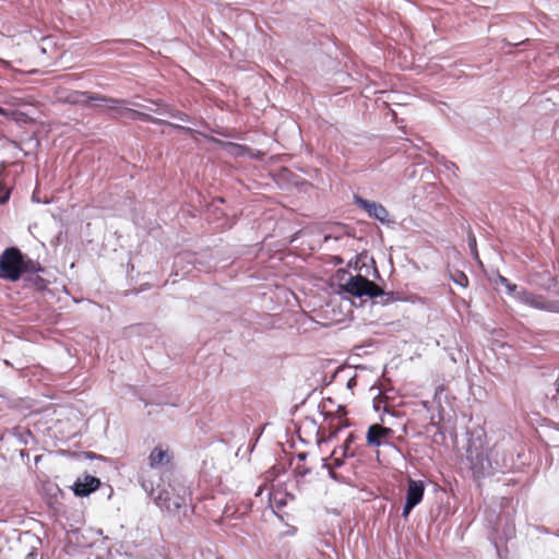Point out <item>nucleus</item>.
Listing matches in <instances>:
<instances>
[{"label": "nucleus", "mask_w": 559, "mask_h": 559, "mask_svg": "<svg viewBox=\"0 0 559 559\" xmlns=\"http://www.w3.org/2000/svg\"><path fill=\"white\" fill-rule=\"evenodd\" d=\"M468 246H469L471 250H472L475 254H477V251H476V238H475V236H474V235H471V236L468 237Z\"/></svg>", "instance_id": "c85d7f7f"}, {"label": "nucleus", "mask_w": 559, "mask_h": 559, "mask_svg": "<svg viewBox=\"0 0 559 559\" xmlns=\"http://www.w3.org/2000/svg\"><path fill=\"white\" fill-rule=\"evenodd\" d=\"M492 474L507 473L516 467L514 454L503 447L496 444L492 447Z\"/></svg>", "instance_id": "9d476101"}, {"label": "nucleus", "mask_w": 559, "mask_h": 559, "mask_svg": "<svg viewBox=\"0 0 559 559\" xmlns=\"http://www.w3.org/2000/svg\"><path fill=\"white\" fill-rule=\"evenodd\" d=\"M499 280H500V283L503 285H507L509 283V281L503 276H499Z\"/></svg>", "instance_id": "c9c22d12"}, {"label": "nucleus", "mask_w": 559, "mask_h": 559, "mask_svg": "<svg viewBox=\"0 0 559 559\" xmlns=\"http://www.w3.org/2000/svg\"><path fill=\"white\" fill-rule=\"evenodd\" d=\"M100 486L102 481L99 478L92 475H84L83 477L76 478L71 489L74 496L84 498L95 492Z\"/></svg>", "instance_id": "ddd939ff"}, {"label": "nucleus", "mask_w": 559, "mask_h": 559, "mask_svg": "<svg viewBox=\"0 0 559 559\" xmlns=\"http://www.w3.org/2000/svg\"><path fill=\"white\" fill-rule=\"evenodd\" d=\"M430 425L436 427V433L442 435L440 427L433 421V418L431 419Z\"/></svg>", "instance_id": "f704fd0d"}, {"label": "nucleus", "mask_w": 559, "mask_h": 559, "mask_svg": "<svg viewBox=\"0 0 559 559\" xmlns=\"http://www.w3.org/2000/svg\"><path fill=\"white\" fill-rule=\"evenodd\" d=\"M357 383L356 381V378L355 377H352L348 381H347V388L352 389L353 386H355Z\"/></svg>", "instance_id": "2f4dec72"}, {"label": "nucleus", "mask_w": 559, "mask_h": 559, "mask_svg": "<svg viewBox=\"0 0 559 559\" xmlns=\"http://www.w3.org/2000/svg\"><path fill=\"white\" fill-rule=\"evenodd\" d=\"M10 194L9 190L0 192V204H5L10 200Z\"/></svg>", "instance_id": "cd10ccee"}, {"label": "nucleus", "mask_w": 559, "mask_h": 559, "mask_svg": "<svg viewBox=\"0 0 559 559\" xmlns=\"http://www.w3.org/2000/svg\"><path fill=\"white\" fill-rule=\"evenodd\" d=\"M46 272L38 261L33 260V267H27L23 277L20 278L22 287L34 292L46 290L50 284V281L44 277Z\"/></svg>", "instance_id": "39448f33"}, {"label": "nucleus", "mask_w": 559, "mask_h": 559, "mask_svg": "<svg viewBox=\"0 0 559 559\" xmlns=\"http://www.w3.org/2000/svg\"><path fill=\"white\" fill-rule=\"evenodd\" d=\"M163 126H166V127H170V128H174L176 130H180L185 133H192L193 130L189 127H185V126H181V124H177V123H173V122H169L166 120V123H164Z\"/></svg>", "instance_id": "b1692460"}, {"label": "nucleus", "mask_w": 559, "mask_h": 559, "mask_svg": "<svg viewBox=\"0 0 559 559\" xmlns=\"http://www.w3.org/2000/svg\"><path fill=\"white\" fill-rule=\"evenodd\" d=\"M353 199L354 203L364 210L370 218L379 221L381 224H390L389 212L381 203L364 199L359 194H354Z\"/></svg>", "instance_id": "9b49d317"}, {"label": "nucleus", "mask_w": 559, "mask_h": 559, "mask_svg": "<svg viewBox=\"0 0 559 559\" xmlns=\"http://www.w3.org/2000/svg\"><path fill=\"white\" fill-rule=\"evenodd\" d=\"M425 488L426 486L423 480H415L413 478L407 480L405 503L402 511V516L404 519H407L412 510L421 502Z\"/></svg>", "instance_id": "1a4fd4ad"}, {"label": "nucleus", "mask_w": 559, "mask_h": 559, "mask_svg": "<svg viewBox=\"0 0 559 559\" xmlns=\"http://www.w3.org/2000/svg\"><path fill=\"white\" fill-rule=\"evenodd\" d=\"M338 426L332 431L331 437H335L342 429L348 427V424L342 419H338Z\"/></svg>", "instance_id": "bb28decb"}, {"label": "nucleus", "mask_w": 559, "mask_h": 559, "mask_svg": "<svg viewBox=\"0 0 559 559\" xmlns=\"http://www.w3.org/2000/svg\"><path fill=\"white\" fill-rule=\"evenodd\" d=\"M0 116L4 117L7 119L13 120L19 124H26V123L33 121V119L26 112L21 111L19 108L17 109L5 108L4 106H1V105H0Z\"/></svg>", "instance_id": "dca6fc26"}, {"label": "nucleus", "mask_w": 559, "mask_h": 559, "mask_svg": "<svg viewBox=\"0 0 559 559\" xmlns=\"http://www.w3.org/2000/svg\"><path fill=\"white\" fill-rule=\"evenodd\" d=\"M556 392L557 394L552 396V399H556L557 401L559 400V385L558 388L556 389Z\"/></svg>", "instance_id": "e433bc0d"}, {"label": "nucleus", "mask_w": 559, "mask_h": 559, "mask_svg": "<svg viewBox=\"0 0 559 559\" xmlns=\"http://www.w3.org/2000/svg\"><path fill=\"white\" fill-rule=\"evenodd\" d=\"M27 267H33V259L17 247H9L0 254V278L4 281L19 282Z\"/></svg>", "instance_id": "7ed1b4c3"}, {"label": "nucleus", "mask_w": 559, "mask_h": 559, "mask_svg": "<svg viewBox=\"0 0 559 559\" xmlns=\"http://www.w3.org/2000/svg\"><path fill=\"white\" fill-rule=\"evenodd\" d=\"M483 431H473L466 447V459L476 480L489 477L492 474V448L487 451L484 448Z\"/></svg>", "instance_id": "f03ea898"}, {"label": "nucleus", "mask_w": 559, "mask_h": 559, "mask_svg": "<svg viewBox=\"0 0 559 559\" xmlns=\"http://www.w3.org/2000/svg\"><path fill=\"white\" fill-rule=\"evenodd\" d=\"M40 460H41V455H36L34 459L35 464H37Z\"/></svg>", "instance_id": "4c0bfd02"}, {"label": "nucleus", "mask_w": 559, "mask_h": 559, "mask_svg": "<svg viewBox=\"0 0 559 559\" xmlns=\"http://www.w3.org/2000/svg\"><path fill=\"white\" fill-rule=\"evenodd\" d=\"M66 103L70 105L85 106L90 103L103 105L109 109V105L117 104L112 97L83 91H72L66 96Z\"/></svg>", "instance_id": "6e6552de"}, {"label": "nucleus", "mask_w": 559, "mask_h": 559, "mask_svg": "<svg viewBox=\"0 0 559 559\" xmlns=\"http://www.w3.org/2000/svg\"><path fill=\"white\" fill-rule=\"evenodd\" d=\"M357 436L354 432L348 433L344 443L338 449H335L333 454L335 455L336 453H338V451H341L343 457H355L357 455H360L361 447L355 444Z\"/></svg>", "instance_id": "4468645a"}, {"label": "nucleus", "mask_w": 559, "mask_h": 559, "mask_svg": "<svg viewBox=\"0 0 559 559\" xmlns=\"http://www.w3.org/2000/svg\"><path fill=\"white\" fill-rule=\"evenodd\" d=\"M442 163L445 170L451 171L453 174H455V170H457V166L455 165V163L445 160L444 157H442Z\"/></svg>", "instance_id": "a878e982"}, {"label": "nucleus", "mask_w": 559, "mask_h": 559, "mask_svg": "<svg viewBox=\"0 0 559 559\" xmlns=\"http://www.w3.org/2000/svg\"><path fill=\"white\" fill-rule=\"evenodd\" d=\"M117 104L109 105V110L115 112L116 118H128L131 120H139L143 122H151L156 126H163L166 120L155 118L147 112L139 111L127 107L128 102L124 99L114 98Z\"/></svg>", "instance_id": "423d86ee"}, {"label": "nucleus", "mask_w": 559, "mask_h": 559, "mask_svg": "<svg viewBox=\"0 0 559 559\" xmlns=\"http://www.w3.org/2000/svg\"><path fill=\"white\" fill-rule=\"evenodd\" d=\"M373 293L374 294L372 295V299L380 298V300L378 302L381 304L382 306L391 305L394 301L401 299L399 296V293L384 292L378 284H376V286L373 288Z\"/></svg>", "instance_id": "a211bd4d"}, {"label": "nucleus", "mask_w": 559, "mask_h": 559, "mask_svg": "<svg viewBox=\"0 0 559 559\" xmlns=\"http://www.w3.org/2000/svg\"><path fill=\"white\" fill-rule=\"evenodd\" d=\"M451 280L454 284L465 288L468 285V277L462 271H455V273L451 274Z\"/></svg>", "instance_id": "4be33fe9"}, {"label": "nucleus", "mask_w": 559, "mask_h": 559, "mask_svg": "<svg viewBox=\"0 0 559 559\" xmlns=\"http://www.w3.org/2000/svg\"><path fill=\"white\" fill-rule=\"evenodd\" d=\"M155 108L150 107L148 110L152 112H155L157 115L168 116L170 117V114L173 111V106L165 104L160 100L154 102Z\"/></svg>", "instance_id": "aec40b11"}, {"label": "nucleus", "mask_w": 559, "mask_h": 559, "mask_svg": "<svg viewBox=\"0 0 559 559\" xmlns=\"http://www.w3.org/2000/svg\"><path fill=\"white\" fill-rule=\"evenodd\" d=\"M295 474L299 477H305L307 476L308 474L311 473V469L309 467H306V466H296L295 468Z\"/></svg>", "instance_id": "393cba45"}, {"label": "nucleus", "mask_w": 559, "mask_h": 559, "mask_svg": "<svg viewBox=\"0 0 559 559\" xmlns=\"http://www.w3.org/2000/svg\"><path fill=\"white\" fill-rule=\"evenodd\" d=\"M393 435V430L380 424H372L369 426L366 433V441L369 447L379 448L389 444V439Z\"/></svg>", "instance_id": "f8f14e48"}, {"label": "nucleus", "mask_w": 559, "mask_h": 559, "mask_svg": "<svg viewBox=\"0 0 559 559\" xmlns=\"http://www.w3.org/2000/svg\"><path fill=\"white\" fill-rule=\"evenodd\" d=\"M170 118H175V119H178L182 122H192V119L189 115H187L186 112L183 111H180V110H177L173 107V111L170 114Z\"/></svg>", "instance_id": "5701e85b"}, {"label": "nucleus", "mask_w": 559, "mask_h": 559, "mask_svg": "<svg viewBox=\"0 0 559 559\" xmlns=\"http://www.w3.org/2000/svg\"><path fill=\"white\" fill-rule=\"evenodd\" d=\"M506 287L510 293H514L516 298H519L522 302L533 308L559 313V300H548L543 296L535 295L525 289L518 290V286L515 284H511L510 282L506 285Z\"/></svg>", "instance_id": "20e7f679"}, {"label": "nucleus", "mask_w": 559, "mask_h": 559, "mask_svg": "<svg viewBox=\"0 0 559 559\" xmlns=\"http://www.w3.org/2000/svg\"><path fill=\"white\" fill-rule=\"evenodd\" d=\"M307 456H308V453H307V452H299V453H297V459H298L300 462L306 461Z\"/></svg>", "instance_id": "7c9ffc66"}, {"label": "nucleus", "mask_w": 559, "mask_h": 559, "mask_svg": "<svg viewBox=\"0 0 559 559\" xmlns=\"http://www.w3.org/2000/svg\"><path fill=\"white\" fill-rule=\"evenodd\" d=\"M376 283L362 275H349L347 281L341 285L343 292L356 298L368 297L372 299Z\"/></svg>", "instance_id": "0eeeda50"}, {"label": "nucleus", "mask_w": 559, "mask_h": 559, "mask_svg": "<svg viewBox=\"0 0 559 559\" xmlns=\"http://www.w3.org/2000/svg\"><path fill=\"white\" fill-rule=\"evenodd\" d=\"M322 461V467L323 468H326L329 471V476L334 479L335 481L337 483H345V477L336 472H334L332 468H331V464L329 463V459L326 457H322L321 459Z\"/></svg>", "instance_id": "412c9836"}, {"label": "nucleus", "mask_w": 559, "mask_h": 559, "mask_svg": "<svg viewBox=\"0 0 559 559\" xmlns=\"http://www.w3.org/2000/svg\"><path fill=\"white\" fill-rule=\"evenodd\" d=\"M20 456L22 457V460L24 461L25 459H29V454L26 450H21L20 451Z\"/></svg>", "instance_id": "473e14b6"}, {"label": "nucleus", "mask_w": 559, "mask_h": 559, "mask_svg": "<svg viewBox=\"0 0 559 559\" xmlns=\"http://www.w3.org/2000/svg\"><path fill=\"white\" fill-rule=\"evenodd\" d=\"M4 437H13L20 444L24 445L36 443V438L33 432L29 429H25L19 426L7 429L0 440Z\"/></svg>", "instance_id": "2eb2a0df"}, {"label": "nucleus", "mask_w": 559, "mask_h": 559, "mask_svg": "<svg viewBox=\"0 0 559 559\" xmlns=\"http://www.w3.org/2000/svg\"><path fill=\"white\" fill-rule=\"evenodd\" d=\"M0 105L4 106L5 108H14L17 109L20 107H24L27 105V103L20 97L9 95L4 96L3 99H0Z\"/></svg>", "instance_id": "6ab92c4d"}, {"label": "nucleus", "mask_w": 559, "mask_h": 559, "mask_svg": "<svg viewBox=\"0 0 559 559\" xmlns=\"http://www.w3.org/2000/svg\"><path fill=\"white\" fill-rule=\"evenodd\" d=\"M342 465H343V460L340 457H334L333 463L331 464V468L333 469L334 467H340Z\"/></svg>", "instance_id": "c756f323"}, {"label": "nucleus", "mask_w": 559, "mask_h": 559, "mask_svg": "<svg viewBox=\"0 0 559 559\" xmlns=\"http://www.w3.org/2000/svg\"><path fill=\"white\" fill-rule=\"evenodd\" d=\"M160 480L159 475L154 474L147 478L142 476L140 484L155 504L166 510L169 515L180 520L192 513L193 508L190 503L191 492L189 488L177 480L167 485L162 484Z\"/></svg>", "instance_id": "f257e3e1"}, {"label": "nucleus", "mask_w": 559, "mask_h": 559, "mask_svg": "<svg viewBox=\"0 0 559 559\" xmlns=\"http://www.w3.org/2000/svg\"><path fill=\"white\" fill-rule=\"evenodd\" d=\"M150 466L155 469L158 466L170 463V456L168 450H164L162 447H155L150 454Z\"/></svg>", "instance_id": "f3484780"}, {"label": "nucleus", "mask_w": 559, "mask_h": 559, "mask_svg": "<svg viewBox=\"0 0 559 559\" xmlns=\"http://www.w3.org/2000/svg\"><path fill=\"white\" fill-rule=\"evenodd\" d=\"M25 559H37V552L36 551H31L26 555Z\"/></svg>", "instance_id": "72a5a7b5"}]
</instances>
